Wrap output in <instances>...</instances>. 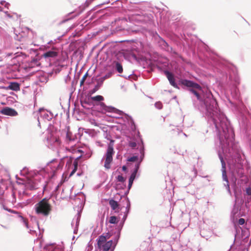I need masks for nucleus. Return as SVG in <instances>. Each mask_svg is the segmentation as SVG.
<instances>
[{
	"label": "nucleus",
	"mask_w": 251,
	"mask_h": 251,
	"mask_svg": "<svg viewBox=\"0 0 251 251\" xmlns=\"http://www.w3.org/2000/svg\"><path fill=\"white\" fill-rule=\"evenodd\" d=\"M178 84L190 88V92L200 101L199 110L207 119L209 128L216 132L218 141L216 144H219L218 154L222 164L223 181H228L225 160L232 176L231 180L236 181L238 178L244 180L246 178L244 168L248 172L250 166L247 161L242 158L238 144L234 141L233 128L218 108L211 92L207 88L202 89L198 83L186 79L179 80Z\"/></svg>",
	"instance_id": "1"
},
{
	"label": "nucleus",
	"mask_w": 251,
	"mask_h": 251,
	"mask_svg": "<svg viewBox=\"0 0 251 251\" xmlns=\"http://www.w3.org/2000/svg\"><path fill=\"white\" fill-rule=\"evenodd\" d=\"M91 100L93 102L94 101L99 102V104L100 106V110L103 112H113L118 115L116 117L117 118H125L127 122V124L130 126V129L132 131H135L136 129V126L135 124L133 121L132 118L129 115L126 114L123 111L120 110L112 106H107L104 103L101 102L104 100L103 97L100 95H98L95 97H91Z\"/></svg>",
	"instance_id": "2"
},
{
	"label": "nucleus",
	"mask_w": 251,
	"mask_h": 251,
	"mask_svg": "<svg viewBox=\"0 0 251 251\" xmlns=\"http://www.w3.org/2000/svg\"><path fill=\"white\" fill-rule=\"evenodd\" d=\"M117 235L111 229L105 235H100L97 240L98 248L102 251H114L120 237V235Z\"/></svg>",
	"instance_id": "3"
},
{
	"label": "nucleus",
	"mask_w": 251,
	"mask_h": 251,
	"mask_svg": "<svg viewBox=\"0 0 251 251\" xmlns=\"http://www.w3.org/2000/svg\"><path fill=\"white\" fill-rule=\"evenodd\" d=\"M104 137L106 139L110 140V142L108 144L106 151L101 159V161L102 162L104 160V168L106 169H109L111 168V163L113 161V155L115 153L113 148L114 140L111 139V135L107 132L104 134Z\"/></svg>",
	"instance_id": "4"
},
{
	"label": "nucleus",
	"mask_w": 251,
	"mask_h": 251,
	"mask_svg": "<svg viewBox=\"0 0 251 251\" xmlns=\"http://www.w3.org/2000/svg\"><path fill=\"white\" fill-rule=\"evenodd\" d=\"M34 209L37 214L47 217L51 211V206L49 202V200L44 198L35 204Z\"/></svg>",
	"instance_id": "5"
},
{
	"label": "nucleus",
	"mask_w": 251,
	"mask_h": 251,
	"mask_svg": "<svg viewBox=\"0 0 251 251\" xmlns=\"http://www.w3.org/2000/svg\"><path fill=\"white\" fill-rule=\"evenodd\" d=\"M82 156V154L80 155L77 157L74 156H65V168L67 170H70L71 168L73 169L72 171L70 174L69 176H72L76 171L78 167V160Z\"/></svg>",
	"instance_id": "6"
},
{
	"label": "nucleus",
	"mask_w": 251,
	"mask_h": 251,
	"mask_svg": "<svg viewBox=\"0 0 251 251\" xmlns=\"http://www.w3.org/2000/svg\"><path fill=\"white\" fill-rule=\"evenodd\" d=\"M36 77V83L40 85V83H46L48 81V76L47 74L43 72H38L35 74Z\"/></svg>",
	"instance_id": "7"
},
{
	"label": "nucleus",
	"mask_w": 251,
	"mask_h": 251,
	"mask_svg": "<svg viewBox=\"0 0 251 251\" xmlns=\"http://www.w3.org/2000/svg\"><path fill=\"white\" fill-rule=\"evenodd\" d=\"M58 52L54 49L47 51L42 55V59H45L46 61H51L52 59L56 57Z\"/></svg>",
	"instance_id": "8"
},
{
	"label": "nucleus",
	"mask_w": 251,
	"mask_h": 251,
	"mask_svg": "<svg viewBox=\"0 0 251 251\" xmlns=\"http://www.w3.org/2000/svg\"><path fill=\"white\" fill-rule=\"evenodd\" d=\"M128 215L127 214L124 213V215L123 217V219L122 221L119 223L118 225L116 226H113L111 228V230H114L115 231V232L117 233V236H118V235H121V231L123 228V227L124 226V225L125 224V222L127 217Z\"/></svg>",
	"instance_id": "9"
},
{
	"label": "nucleus",
	"mask_w": 251,
	"mask_h": 251,
	"mask_svg": "<svg viewBox=\"0 0 251 251\" xmlns=\"http://www.w3.org/2000/svg\"><path fill=\"white\" fill-rule=\"evenodd\" d=\"M164 73L167 77L170 84L174 87L179 89L178 85L176 82L174 75L168 70H165Z\"/></svg>",
	"instance_id": "10"
},
{
	"label": "nucleus",
	"mask_w": 251,
	"mask_h": 251,
	"mask_svg": "<svg viewBox=\"0 0 251 251\" xmlns=\"http://www.w3.org/2000/svg\"><path fill=\"white\" fill-rule=\"evenodd\" d=\"M80 103L82 107L86 109L92 108L94 106L91 97L81 99Z\"/></svg>",
	"instance_id": "11"
},
{
	"label": "nucleus",
	"mask_w": 251,
	"mask_h": 251,
	"mask_svg": "<svg viewBox=\"0 0 251 251\" xmlns=\"http://www.w3.org/2000/svg\"><path fill=\"white\" fill-rule=\"evenodd\" d=\"M39 114L41 118L48 121L51 120L53 117V114L50 112L46 111L44 108L39 109Z\"/></svg>",
	"instance_id": "12"
},
{
	"label": "nucleus",
	"mask_w": 251,
	"mask_h": 251,
	"mask_svg": "<svg viewBox=\"0 0 251 251\" xmlns=\"http://www.w3.org/2000/svg\"><path fill=\"white\" fill-rule=\"evenodd\" d=\"M159 47L163 50L169 52H174L173 48L170 47L163 39L160 38L158 42Z\"/></svg>",
	"instance_id": "13"
},
{
	"label": "nucleus",
	"mask_w": 251,
	"mask_h": 251,
	"mask_svg": "<svg viewBox=\"0 0 251 251\" xmlns=\"http://www.w3.org/2000/svg\"><path fill=\"white\" fill-rule=\"evenodd\" d=\"M143 13H136L130 15L128 17V20L130 22H135L137 23H141L143 18Z\"/></svg>",
	"instance_id": "14"
},
{
	"label": "nucleus",
	"mask_w": 251,
	"mask_h": 251,
	"mask_svg": "<svg viewBox=\"0 0 251 251\" xmlns=\"http://www.w3.org/2000/svg\"><path fill=\"white\" fill-rule=\"evenodd\" d=\"M80 218V213L78 212L72 222V226L74 227V233L76 234L78 231V227Z\"/></svg>",
	"instance_id": "15"
},
{
	"label": "nucleus",
	"mask_w": 251,
	"mask_h": 251,
	"mask_svg": "<svg viewBox=\"0 0 251 251\" xmlns=\"http://www.w3.org/2000/svg\"><path fill=\"white\" fill-rule=\"evenodd\" d=\"M3 209L9 212L17 214L19 218L20 221L23 223L24 226H25L27 228H29L27 221L23 216H22L20 213L16 212L11 209H9L7 207H5L4 205H3Z\"/></svg>",
	"instance_id": "16"
},
{
	"label": "nucleus",
	"mask_w": 251,
	"mask_h": 251,
	"mask_svg": "<svg viewBox=\"0 0 251 251\" xmlns=\"http://www.w3.org/2000/svg\"><path fill=\"white\" fill-rule=\"evenodd\" d=\"M0 113L5 115L10 116H15L18 115L17 112L14 109L10 108L9 107H5L3 108L0 110Z\"/></svg>",
	"instance_id": "17"
},
{
	"label": "nucleus",
	"mask_w": 251,
	"mask_h": 251,
	"mask_svg": "<svg viewBox=\"0 0 251 251\" xmlns=\"http://www.w3.org/2000/svg\"><path fill=\"white\" fill-rule=\"evenodd\" d=\"M140 166V162H138L135 164L134 169L129 176V179L134 180L136 177H138L139 176V174H138L137 173Z\"/></svg>",
	"instance_id": "18"
},
{
	"label": "nucleus",
	"mask_w": 251,
	"mask_h": 251,
	"mask_svg": "<svg viewBox=\"0 0 251 251\" xmlns=\"http://www.w3.org/2000/svg\"><path fill=\"white\" fill-rule=\"evenodd\" d=\"M139 137H140V143H138V147L139 148V151L141 154V155L140 157V161H139L141 163L142 161L143 158H144L145 148H144V142H143V140L142 138H141L140 136H139Z\"/></svg>",
	"instance_id": "19"
},
{
	"label": "nucleus",
	"mask_w": 251,
	"mask_h": 251,
	"mask_svg": "<svg viewBox=\"0 0 251 251\" xmlns=\"http://www.w3.org/2000/svg\"><path fill=\"white\" fill-rule=\"evenodd\" d=\"M0 35L1 40H2L3 41L4 44L5 45L8 44L10 41V36L5 31L2 30L0 31Z\"/></svg>",
	"instance_id": "20"
},
{
	"label": "nucleus",
	"mask_w": 251,
	"mask_h": 251,
	"mask_svg": "<svg viewBox=\"0 0 251 251\" xmlns=\"http://www.w3.org/2000/svg\"><path fill=\"white\" fill-rule=\"evenodd\" d=\"M129 59L130 61L135 60L137 62L140 63L141 62L144 61V58L143 56L137 55L135 53H131L129 55Z\"/></svg>",
	"instance_id": "21"
},
{
	"label": "nucleus",
	"mask_w": 251,
	"mask_h": 251,
	"mask_svg": "<svg viewBox=\"0 0 251 251\" xmlns=\"http://www.w3.org/2000/svg\"><path fill=\"white\" fill-rule=\"evenodd\" d=\"M153 16L151 14L143 13L142 24H151L152 22Z\"/></svg>",
	"instance_id": "22"
},
{
	"label": "nucleus",
	"mask_w": 251,
	"mask_h": 251,
	"mask_svg": "<svg viewBox=\"0 0 251 251\" xmlns=\"http://www.w3.org/2000/svg\"><path fill=\"white\" fill-rule=\"evenodd\" d=\"M7 88L11 90L17 91L20 89V85L18 82H11Z\"/></svg>",
	"instance_id": "23"
},
{
	"label": "nucleus",
	"mask_w": 251,
	"mask_h": 251,
	"mask_svg": "<svg viewBox=\"0 0 251 251\" xmlns=\"http://www.w3.org/2000/svg\"><path fill=\"white\" fill-rule=\"evenodd\" d=\"M47 140L49 143L50 144H52L54 146H59L60 144L59 138L57 137H50V138H49V137H48Z\"/></svg>",
	"instance_id": "24"
},
{
	"label": "nucleus",
	"mask_w": 251,
	"mask_h": 251,
	"mask_svg": "<svg viewBox=\"0 0 251 251\" xmlns=\"http://www.w3.org/2000/svg\"><path fill=\"white\" fill-rule=\"evenodd\" d=\"M109 204L113 210H116L119 208V204L117 201H115L113 199H110L109 201Z\"/></svg>",
	"instance_id": "25"
},
{
	"label": "nucleus",
	"mask_w": 251,
	"mask_h": 251,
	"mask_svg": "<svg viewBox=\"0 0 251 251\" xmlns=\"http://www.w3.org/2000/svg\"><path fill=\"white\" fill-rule=\"evenodd\" d=\"M113 64L114 65V68L115 70L119 73H122L123 71V66L122 64L118 62L114 61L113 62Z\"/></svg>",
	"instance_id": "26"
},
{
	"label": "nucleus",
	"mask_w": 251,
	"mask_h": 251,
	"mask_svg": "<svg viewBox=\"0 0 251 251\" xmlns=\"http://www.w3.org/2000/svg\"><path fill=\"white\" fill-rule=\"evenodd\" d=\"M65 164V157H64L60 160L59 162L58 163H57L56 165H54L53 167H56V170H59L62 168Z\"/></svg>",
	"instance_id": "27"
},
{
	"label": "nucleus",
	"mask_w": 251,
	"mask_h": 251,
	"mask_svg": "<svg viewBox=\"0 0 251 251\" xmlns=\"http://www.w3.org/2000/svg\"><path fill=\"white\" fill-rule=\"evenodd\" d=\"M137 136L139 138V141H137V142H132V141H130L128 143V145L130 147H131V148L132 149H134L136 146H137V144H138V143H140V137H139V136H140V137L141 138V136L140 135V132L139 131H138V132H137Z\"/></svg>",
	"instance_id": "28"
},
{
	"label": "nucleus",
	"mask_w": 251,
	"mask_h": 251,
	"mask_svg": "<svg viewBox=\"0 0 251 251\" xmlns=\"http://www.w3.org/2000/svg\"><path fill=\"white\" fill-rule=\"evenodd\" d=\"M40 62L38 58L35 57L31 59L30 61V63L29 64L30 67H34L35 66H39L40 65Z\"/></svg>",
	"instance_id": "29"
},
{
	"label": "nucleus",
	"mask_w": 251,
	"mask_h": 251,
	"mask_svg": "<svg viewBox=\"0 0 251 251\" xmlns=\"http://www.w3.org/2000/svg\"><path fill=\"white\" fill-rule=\"evenodd\" d=\"M125 200L126 203V211L124 212V213L127 214L128 215L130 209V202L129 199L127 197H126Z\"/></svg>",
	"instance_id": "30"
},
{
	"label": "nucleus",
	"mask_w": 251,
	"mask_h": 251,
	"mask_svg": "<svg viewBox=\"0 0 251 251\" xmlns=\"http://www.w3.org/2000/svg\"><path fill=\"white\" fill-rule=\"evenodd\" d=\"M27 187H29L30 190H34L39 188V185L38 183L31 181L29 182Z\"/></svg>",
	"instance_id": "31"
},
{
	"label": "nucleus",
	"mask_w": 251,
	"mask_h": 251,
	"mask_svg": "<svg viewBox=\"0 0 251 251\" xmlns=\"http://www.w3.org/2000/svg\"><path fill=\"white\" fill-rule=\"evenodd\" d=\"M77 200H78L79 204L82 205L84 201L85 200L84 196L82 194L79 195L78 196L76 197L75 198V201H77Z\"/></svg>",
	"instance_id": "32"
},
{
	"label": "nucleus",
	"mask_w": 251,
	"mask_h": 251,
	"mask_svg": "<svg viewBox=\"0 0 251 251\" xmlns=\"http://www.w3.org/2000/svg\"><path fill=\"white\" fill-rule=\"evenodd\" d=\"M97 84L95 86V87L96 88V89L99 90L102 86L103 81L99 78L97 80Z\"/></svg>",
	"instance_id": "33"
},
{
	"label": "nucleus",
	"mask_w": 251,
	"mask_h": 251,
	"mask_svg": "<svg viewBox=\"0 0 251 251\" xmlns=\"http://www.w3.org/2000/svg\"><path fill=\"white\" fill-rule=\"evenodd\" d=\"M118 222V219L117 217L115 216H112L110 217L109 219V222L110 224H117Z\"/></svg>",
	"instance_id": "34"
},
{
	"label": "nucleus",
	"mask_w": 251,
	"mask_h": 251,
	"mask_svg": "<svg viewBox=\"0 0 251 251\" xmlns=\"http://www.w3.org/2000/svg\"><path fill=\"white\" fill-rule=\"evenodd\" d=\"M113 75V72H108L106 74H105L104 76L100 77L103 81H104L106 79H107Z\"/></svg>",
	"instance_id": "35"
},
{
	"label": "nucleus",
	"mask_w": 251,
	"mask_h": 251,
	"mask_svg": "<svg viewBox=\"0 0 251 251\" xmlns=\"http://www.w3.org/2000/svg\"><path fill=\"white\" fill-rule=\"evenodd\" d=\"M72 133L68 131L66 133V140L67 141H72L74 140V138L72 137Z\"/></svg>",
	"instance_id": "36"
},
{
	"label": "nucleus",
	"mask_w": 251,
	"mask_h": 251,
	"mask_svg": "<svg viewBox=\"0 0 251 251\" xmlns=\"http://www.w3.org/2000/svg\"><path fill=\"white\" fill-rule=\"evenodd\" d=\"M245 200L246 206H251V195H250V196L249 195L247 196Z\"/></svg>",
	"instance_id": "37"
},
{
	"label": "nucleus",
	"mask_w": 251,
	"mask_h": 251,
	"mask_svg": "<svg viewBox=\"0 0 251 251\" xmlns=\"http://www.w3.org/2000/svg\"><path fill=\"white\" fill-rule=\"evenodd\" d=\"M138 159V157L137 156H133L132 157H129L127 159V161L129 162H135L137 161Z\"/></svg>",
	"instance_id": "38"
},
{
	"label": "nucleus",
	"mask_w": 251,
	"mask_h": 251,
	"mask_svg": "<svg viewBox=\"0 0 251 251\" xmlns=\"http://www.w3.org/2000/svg\"><path fill=\"white\" fill-rule=\"evenodd\" d=\"M88 75V72H86L85 75H83V76L82 77L81 81H80V85L82 86L83 85L85 81V79H86V78L87 77V76Z\"/></svg>",
	"instance_id": "39"
},
{
	"label": "nucleus",
	"mask_w": 251,
	"mask_h": 251,
	"mask_svg": "<svg viewBox=\"0 0 251 251\" xmlns=\"http://www.w3.org/2000/svg\"><path fill=\"white\" fill-rule=\"evenodd\" d=\"M154 105L155 107L158 109H161L162 108V103L160 101L156 102Z\"/></svg>",
	"instance_id": "40"
},
{
	"label": "nucleus",
	"mask_w": 251,
	"mask_h": 251,
	"mask_svg": "<svg viewBox=\"0 0 251 251\" xmlns=\"http://www.w3.org/2000/svg\"><path fill=\"white\" fill-rule=\"evenodd\" d=\"M116 178L118 181L121 182H124L126 180V179L122 175H118Z\"/></svg>",
	"instance_id": "41"
},
{
	"label": "nucleus",
	"mask_w": 251,
	"mask_h": 251,
	"mask_svg": "<svg viewBox=\"0 0 251 251\" xmlns=\"http://www.w3.org/2000/svg\"><path fill=\"white\" fill-rule=\"evenodd\" d=\"M133 181H134L133 180H132V179H130L129 178L128 184L127 193H129V190L130 189V188L132 187V185L133 184Z\"/></svg>",
	"instance_id": "42"
},
{
	"label": "nucleus",
	"mask_w": 251,
	"mask_h": 251,
	"mask_svg": "<svg viewBox=\"0 0 251 251\" xmlns=\"http://www.w3.org/2000/svg\"><path fill=\"white\" fill-rule=\"evenodd\" d=\"M238 212V209L234 208L231 212V218H234V216H236V214Z\"/></svg>",
	"instance_id": "43"
},
{
	"label": "nucleus",
	"mask_w": 251,
	"mask_h": 251,
	"mask_svg": "<svg viewBox=\"0 0 251 251\" xmlns=\"http://www.w3.org/2000/svg\"><path fill=\"white\" fill-rule=\"evenodd\" d=\"M12 200H11V202H12V203H14L16 201V199L15 194L14 192H12Z\"/></svg>",
	"instance_id": "44"
},
{
	"label": "nucleus",
	"mask_w": 251,
	"mask_h": 251,
	"mask_svg": "<svg viewBox=\"0 0 251 251\" xmlns=\"http://www.w3.org/2000/svg\"><path fill=\"white\" fill-rule=\"evenodd\" d=\"M15 54H14L12 52H9V53H5V57L7 58L9 57H14Z\"/></svg>",
	"instance_id": "45"
},
{
	"label": "nucleus",
	"mask_w": 251,
	"mask_h": 251,
	"mask_svg": "<svg viewBox=\"0 0 251 251\" xmlns=\"http://www.w3.org/2000/svg\"><path fill=\"white\" fill-rule=\"evenodd\" d=\"M71 79V77L70 76L69 74H68L65 78V81L66 83H68L70 81Z\"/></svg>",
	"instance_id": "46"
},
{
	"label": "nucleus",
	"mask_w": 251,
	"mask_h": 251,
	"mask_svg": "<svg viewBox=\"0 0 251 251\" xmlns=\"http://www.w3.org/2000/svg\"><path fill=\"white\" fill-rule=\"evenodd\" d=\"M73 18L72 17H71V18H65L64 19V20H62L60 22V24H62L63 23H65V22L68 21L69 20L72 19Z\"/></svg>",
	"instance_id": "47"
},
{
	"label": "nucleus",
	"mask_w": 251,
	"mask_h": 251,
	"mask_svg": "<svg viewBox=\"0 0 251 251\" xmlns=\"http://www.w3.org/2000/svg\"><path fill=\"white\" fill-rule=\"evenodd\" d=\"M246 194L247 196L251 195V187H249L246 188Z\"/></svg>",
	"instance_id": "48"
},
{
	"label": "nucleus",
	"mask_w": 251,
	"mask_h": 251,
	"mask_svg": "<svg viewBox=\"0 0 251 251\" xmlns=\"http://www.w3.org/2000/svg\"><path fill=\"white\" fill-rule=\"evenodd\" d=\"M245 223V220L243 218H240L238 220V224L239 225H243Z\"/></svg>",
	"instance_id": "49"
},
{
	"label": "nucleus",
	"mask_w": 251,
	"mask_h": 251,
	"mask_svg": "<svg viewBox=\"0 0 251 251\" xmlns=\"http://www.w3.org/2000/svg\"><path fill=\"white\" fill-rule=\"evenodd\" d=\"M0 4L1 5H4V6L5 7H6L7 5H9V3H7V2H6L5 1H0Z\"/></svg>",
	"instance_id": "50"
},
{
	"label": "nucleus",
	"mask_w": 251,
	"mask_h": 251,
	"mask_svg": "<svg viewBox=\"0 0 251 251\" xmlns=\"http://www.w3.org/2000/svg\"><path fill=\"white\" fill-rule=\"evenodd\" d=\"M61 184V183H60V184H58V185L55 187V189H54V191L55 192H56V191H58V189H59V187H60V185Z\"/></svg>",
	"instance_id": "51"
},
{
	"label": "nucleus",
	"mask_w": 251,
	"mask_h": 251,
	"mask_svg": "<svg viewBox=\"0 0 251 251\" xmlns=\"http://www.w3.org/2000/svg\"><path fill=\"white\" fill-rule=\"evenodd\" d=\"M127 167H126V166H125V165L123 166V167H122V170L123 171L126 172L127 171Z\"/></svg>",
	"instance_id": "52"
},
{
	"label": "nucleus",
	"mask_w": 251,
	"mask_h": 251,
	"mask_svg": "<svg viewBox=\"0 0 251 251\" xmlns=\"http://www.w3.org/2000/svg\"><path fill=\"white\" fill-rule=\"evenodd\" d=\"M98 90L96 89V88L94 87V88L91 90V92L92 94H93V93H95L96 91H97Z\"/></svg>",
	"instance_id": "53"
},
{
	"label": "nucleus",
	"mask_w": 251,
	"mask_h": 251,
	"mask_svg": "<svg viewBox=\"0 0 251 251\" xmlns=\"http://www.w3.org/2000/svg\"><path fill=\"white\" fill-rule=\"evenodd\" d=\"M248 231H247V233H246V234L244 235V239L245 240L246 239V238H247L248 237V236H249V233H248Z\"/></svg>",
	"instance_id": "54"
},
{
	"label": "nucleus",
	"mask_w": 251,
	"mask_h": 251,
	"mask_svg": "<svg viewBox=\"0 0 251 251\" xmlns=\"http://www.w3.org/2000/svg\"><path fill=\"white\" fill-rule=\"evenodd\" d=\"M234 195H235V198H236V199H237V192L234 188Z\"/></svg>",
	"instance_id": "55"
},
{
	"label": "nucleus",
	"mask_w": 251,
	"mask_h": 251,
	"mask_svg": "<svg viewBox=\"0 0 251 251\" xmlns=\"http://www.w3.org/2000/svg\"><path fill=\"white\" fill-rule=\"evenodd\" d=\"M121 20H122V21H124V22H126L127 21L126 18H123Z\"/></svg>",
	"instance_id": "56"
},
{
	"label": "nucleus",
	"mask_w": 251,
	"mask_h": 251,
	"mask_svg": "<svg viewBox=\"0 0 251 251\" xmlns=\"http://www.w3.org/2000/svg\"><path fill=\"white\" fill-rule=\"evenodd\" d=\"M35 231L33 230H32L31 229H30V230H29V233H30L31 234H32L33 233L35 232Z\"/></svg>",
	"instance_id": "57"
},
{
	"label": "nucleus",
	"mask_w": 251,
	"mask_h": 251,
	"mask_svg": "<svg viewBox=\"0 0 251 251\" xmlns=\"http://www.w3.org/2000/svg\"><path fill=\"white\" fill-rule=\"evenodd\" d=\"M237 239H238V236H237L236 234H235V239H234V241H237Z\"/></svg>",
	"instance_id": "58"
},
{
	"label": "nucleus",
	"mask_w": 251,
	"mask_h": 251,
	"mask_svg": "<svg viewBox=\"0 0 251 251\" xmlns=\"http://www.w3.org/2000/svg\"><path fill=\"white\" fill-rule=\"evenodd\" d=\"M76 151L78 152H81V153H83V152L81 150H77Z\"/></svg>",
	"instance_id": "59"
},
{
	"label": "nucleus",
	"mask_w": 251,
	"mask_h": 251,
	"mask_svg": "<svg viewBox=\"0 0 251 251\" xmlns=\"http://www.w3.org/2000/svg\"><path fill=\"white\" fill-rule=\"evenodd\" d=\"M110 2V0H107V1L104 2L103 4H108Z\"/></svg>",
	"instance_id": "60"
},
{
	"label": "nucleus",
	"mask_w": 251,
	"mask_h": 251,
	"mask_svg": "<svg viewBox=\"0 0 251 251\" xmlns=\"http://www.w3.org/2000/svg\"><path fill=\"white\" fill-rule=\"evenodd\" d=\"M56 161H55V160H53L52 161H51V162L50 163L54 164V163H56Z\"/></svg>",
	"instance_id": "61"
},
{
	"label": "nucleus",
	"mask_w": 251,
	"mask_h": 251,
	"mask_svg": "<svg viewBox=\"0 0 251 251\" xmlns=\"http://www.w3.org/2000/svg\"><path fill=\"white\" fill-rule=\"evenodd\" d=\"M76 175H77V176H80L82 175V173H77Z\"/></svg>",
	"instance_id": "62"
},
{
	"label": "nucleus",
	"mask_w": 251,
	"mask_h": 251,
	"mask_svg": "<svg viewBox=\"0 0 251 251\" xmlns=\"http://www.w3.org/2000/svg\"><path fill=\"white\" fill-rule=\"evenodd\" d=\"M38 126H40V121H39V117L38 118Z\"/></svg>",
	"instance_id": "63"
},
{
	"label": "nucleus",
	"mask_w": 251,
	"mask_h": 251,
	"mask_svg": "<svg viewBox=\"0 0 251 251\" xmlns=\"http://www.w3.org/2000/svg\"><path fill=\"white\" fill-rule=\"evenodd\" d=\"M1 226L2 227L4 228H7V227H6V226H5L1 225Z\"/></svg>",
	"instance_id": "64"
}]
</instances>
